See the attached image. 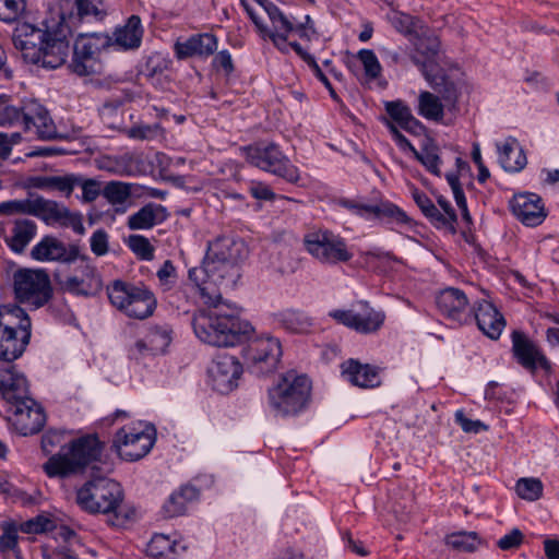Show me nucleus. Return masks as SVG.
I'll list each match as a JSON object with an SVG mask.
<instances>
[{"instance_id": "nucleus-16", "label": "nucleus", "mask_w": 559, "mask_h": 559, "mask_svg": "<svg viewBox=\"0 0 559 559\" xmlns=\"http://www.w3.org/2000/svg\"><path fill=\"white\" fill-rule=\"evenodd\" d=\"M73 273L58 278L60 288L75 296H93L103 288L102 277L90 258L82 255Z\"/></svg>"}, {"instance_id": "nucleus-44", "label": "nucleus", "mask_w": 559, "mask_h": 559, "mask_svg": "<svg viewBox=\"0 0 559 559\" xmlns=\"http://www.w3.org/2000/svg\"><path fill=\"white\" fill-rule=\"evenodd\" d=\"M447 544L460 551H474L480 544L475 532H457L447 537Z\"/></svg>"}, {"instance_id": "nucleus-47", "label": "nucleus", "mask_w": 559, "mask_h": 559, "mask_svg": "<svg viewBox=\"0 0 559 559\" xmlns=\"http://www.w3.org/2000/svg\"><path fill=\"white\" fill-rule=\"evenodd\" d=\"M127 243L130 250L141 260H153L154 248L146 237L142 235H130L127 240Z\"/></svg>"}, {"instance_id": "nucleus-51", "label": "nucleus", "mask_w": 559, "mask_h": 559, "mask_svg": "<svg viewBox=\"0 0 559 559\" xmlns=\"http://www.w3.org/2000/svg\"><path fill=\"white\" fill-rule=\"evenodd\" d=\"M358 59L364 66L366 75L373 80L377 79L381 73V64L373 50L361 49L357 55Z\"/></svg>"}, {"instance_id": "nucleus-58", "label": "nucleus", "mask_w": 559, "mask_h": 559, "mask_svg": "<svg viewBox=\"0 0 559 559\" xmlns=\"http://www.w3.org/2000/svg\"><path fill=\"white\" fill-rule=\"evenodd\" d=\"M91 250L102 257L108 252V234L104 229H97L90 239Z\"/></svg>"}, {"instance_id": "nucleus-17", "label": "nucleus", "mask_w": 559, "mask_h": 559, "mask_svg": "<svg viewBox=\"0 0 559 559\" xmlns=\"http://www.w3.org/2000/svg\"><path fill=\"white\" fill-rule=\"evenodd\" d=\"M421 74L429 86L445 102L447 110L453 112L457 109L461 94V80L453 71H444L436 63H421Z\"/></svg>"}, {"instance_id": "nucleus-57", "label": "nucleus", "mask_w": 559, "mask_h": 559, "mask_svg": "<svg viewBox=\"0 0 559 559\" xmlns=\"http://www.w3.org/2000/svg\"><path fill=\"white\" fill-rule=\"evenodd\" d=\"M36 197L37 194L35 193H28L26 199L11 200L12 215L26 214L35 216Z\"/></svg>"}, {"instance_id": "nucleus-23", "label": "nucleus", "mask_w": 559, "mask_h": 559, "mask_svg": "<svg viewBox=\"0 0 559 559\" xmlns=\"http://www.w3.org/2000/svg\"><path fill=\"white\" fill-rule=\"evenodd\" d=\"M24 131L34 132L40 140L58 138L57 127L49 111L36 99L24 102Z\"/></svg>"}, {"instance_id": "nucleus-24", "label": "nucleus", "mask_w": 559, "mask_h": 559, "mask_svg": "<svg viewBox=\"0 0 559 559\" xmlns=\"http://www.w3.org/2000/svg\"><path fill=\"white\" fill-rule=\"evenodd\" d=\"M511 338L512 352L520 365L531 371L536 370L537 367L546 371L550 370L551 365L546 356L523 332L513 331Z\"/></svg>"}, {"instance_id": "nucleus-18", "label": "nucleus", "mask_w": 559, "mask_h": 559, "mask_svg": "<svg viewBox=\"0 0 559 559\" xmlns=\"http://www.w3.org/2000/svg\"><path fill=\"white\" fill-rule=\"evenodd\" d=\"M337 204L349 211L352 214L365 219H386L390 223L406 224V213L390 201L377 203H364L360 200L341 198Z\"/></svg>"}, {"instance_id": "nucleus-64", "label": "nucleus", "mask_w": 559, "mask_h": 559, "mask_svg": "<svg viewBox=\"0 0 559 559\" xmlns=\"http://www.w3.org/2000/svg\"><path fill=\"white\" fill-rule=\"evenodd\" d=\"M386 128L396 145L403 151H411L413 154L417 151L408 139L402 134L395 123L391 121L385 122Z\"/></svg>"}, {"instance_id": "nucleus-62", "label": "nucleus", "mask_w": 559, "mask_h": 559, "mask_svg": "<svg viewBox=\"0 0 559 559\" xmlns=\"http://www.w3.org/2000/svg\"><path fill=\"white\" fill-rule=\"evenodd\" d=\"M455 421L461 426V428L465 432L478 433L481 430L487 429V426L484 423H481L480 420H473V419L467 418L464 415L463 411H457L455 413Z\"/></svg>"}, {"instance_id": "nucleus-9", "label": "nucleus", "mask_w": 559, "mask_h": 559, "mask_svg": "<svg viewBox=\"0 0 559 559\" xmlns=\"http://www.w3.org/2000/svg\"><path fill=\"white\" fill-rule=\"evenodd\" d=\"M108 298L112 306L128 317L143 320L154 312L156 299L143 285L116 281L108 287Z\"/></svg>"}, {"instance_id": "nucleus-21", "label": "nucleus", "mask_w": 559, "mask_h": 559, "mask_svg": "<svg viewBox=\"0 0 559 559\" xmlns=\"http://www.w3.org/2000/svg\"><path fill=\"white\" fill-rule=\"evenodd\" d=\"M11 404L12 425L21 436H32L40 431L46 421L43 408L26 394V397Z\"/></svg>"}, {"instance_id": "nucleus-5", "label": "nucleus", "mask_w": 559, "mask_h": 559, "mask_svg": "<svg viewBox=\"0 0 559 559\" xmlns=\"http://www.w3.org/2000/svg\"><path fill=\"white\" fill-rule=\"evenodd\" d=\"M240 262L205 254L202 265L191 267L188 277L199 289L204 304L216 305L222 301L221 286L233 288L240 278Z\"/></svg>"}, {"instance_id": "nucleus-15", "label": "nucleus", "mask_w": 559, "mask_h": 559, "mask_svg": "<svg viewBox=\"0 0 559 559\" xmlns=\"http://www.w3.org/2000/svg\"><path fill=\"white\" fill-rule=\"evenodd\" d=\"M330 317L337 323L354 330L359 334L377 333L385 321V313L370 306L368 301H358L353 308L331 311Z\"/></svg>"}, {"instance_id": "nucleus-27", "label": "nucleus", "mask_w": 559, "mask_h": 559, "mask_svg": "<svg viewBox=\"0 0 559 559\" xmlns=\"http://www.w3.org/2000/svg\"><path fill=\"white\" fill-rule=\"evenodd\" d=\"M510 206L514 216L526 226H537L546 216L542 199L535 193L515 194Z\"/></svg>"}, {"instance_id": "nucleus-32", "label": "nucleus", "mask_w": 559, "mask_h": 559, "mask_svg": "<svg viewBox=\"0 0 559 559\" xmlns=\"http://www.w3.org/2000/svg\"><path fill=\"white\" fill-rule=\"evenodd\" d=\"M167 218L166 209L156 203H147L128 217L127 226L131 230L151 229Z\"/></svg>"}, {"instance_id": "nucleus-19", "label": "nucleus", "mask_w": 559, "mask_h": 559, "mask_svg": "<svg viewBox=\"0 0 559 559\" xmlns=\"http://www.w3.org/2000/svg\"><path fill=\"white\" fill-rule=\"evenodd\" d=\"M35 217L40 218L47 225H59L71 228L74 233L83 235L85 228L83 216L79 212H71L66 205L45 199L41 195L36 197Z\"/></svg>"}, {"instance_id": "nucleus-31", "label": "nucleus", "mask_w": 559, "mask_h": 559, "mask_svg": "<svg viewBox=\"0 0 559 559\" xmlns=\"http://www.w3.org/2000/svg\"><path fill=\"white\" fill-rule=\"evenodd\" d=\"M498 160L506 171L518 173L526 163L525 153L514 138H508L504 142L497 143Z\"/></svg>"}, {"instance_id": "nucleus-29", "label": "nucleus", "mask_w": 559, "mask_h": 559, "mask_svg": "<svg viewBox=\"0 0 559 559\" xmlns=\"http://www.w3.org/2000/svg\"><path fill=\"white\" fill-rule=\"evenodd\" d=\"M341 368L344 379L355 386L367 389L376 388L381 383L378 368L369 364L348 359L341 365Z\"/></svg>"}, {"instance_id": "nucleus-56", "label": "nucleus", "mask_w": 559, "mask_h": 559, "mask_svg": "<svg viewBox=\"0 0 559 559\" xmlns=\"http://www.w3.org/2000/svg\"><path fill=\"white\" fill-rule=\"evenodd\" d=\"M78 187L82 188V199L84 202H93L100 193V183L93 178H84L78 174Z\"/></svg>"}, {"instance_id": "nucleus-40", "label": "nucleus", "mask_w": 559, "mask_h": 559, "mask_svg": "<svg viewBox=\"0 0 559 559\" xmlns=\"http://www.w3.org/2000/svg\"><path fill=\"white\" fill-rule=\"evenodd\" d=\"M35 235L36 224L31 219H20L14 223L12 235L7 239V242L14 252L21 253Z\"/></svg>"}, {"instance_id": "nucleus-60", "label": "nucleus", "mask_w": 559, "mask_h": 559, "mask_svg": "<svg viewBox=\"0 0 559 559\" xmlns=\"http://www.w3.org/2000/svg\"><path fill=\"white\" fill-rule=\"evenodd\" d=\"M129 358L135 360L136 362H142L148 357H154L157 354H153L147 346V342L145 338L138 340L128 350Z\"/></svg>"}, {"instance_id": "nucleus-8", "label": "nucleus", "mask_w": 559, "mask_h": 559, "mask_svg": "<svg viewBox=\"0 0 559 559\" xmlns=\"http://www.w3.org/2000/svg\"><path fill=\"white\" fill-rule=\"evenodd\" d=\"M246 160L264 171L282 177L288 182L299 180V170L273 142H258L241 148Z\"/></svg>"}, {"instance_id": "nucleus-35", "label": "nucleus", "mask_w": 559, "mask_h": 559, "mask_svg": "<svg viewBox=\"0 0 559 559\" xmlns=\"http://www.w3.org/2000/svg\"><path fill=\"white\" fill-rule=\"evenodd\" d=\"M444 110H447L445 102H443L438 95L423 91L418 95L417 112L419 116L427 120L440 122L444 117Z\"/></svg>"}, {"instance_id": "nucleus-42", "label": "nucleus", "mask_w": 559, "mask_h": 559, "mask_svg": "<svg viewBox=\"0 0 559 559\" xmlns=\"http://www.w3.org/2000/svg\"><path fill=\"white\" fill-rule=\"evenodd\" d=\"M153 354H164L173 340V329L168 324L154 325L144 337Z\"/></svg>"}, {"instance_id": "nucleus-3", "label": "nucleus", "mask_w": 559, "mask_h": 559, "mask_svg": "<svg viewBox=\"0 0 559 559\" xmlns=\"http://www.w3.org/2000/svg\"><path fill=\"white\" fill-rule=\"evenodd\" d=\"M221 301L206 311H199L192 318L195 336L203 343L216 347H233L249 337L253 328L241 320L235 309L224 311Z\"/></svg>"}, {"instance_id": "nucleus-34", "label": "nucleus", "mask_w": 559, "mask_h": 559, "mask_svg": "<svg viewBox=\"0 0 559 559\" xmlns=\"http://www.w3.org/2000/svg\"><path fill=\"white\" fill-rule=\"evenodd\" d=\"M200 491L192 485H185L170 495L166 503L164 504L165 515L168 518L182 515L187 506L198 500Z\"/></svg>"}, {"instance_id": "nucleus-43", "label": "nucleus", "mask_w": 559, "mask_h": 559, "mask_svg": "<svg viewBox=\"0 0 559 559\" xmlns=\"http://www.w3.org/2000/svg\"><path fill=\"white\" fill-rule=\"evenodd\" d=\"M132 194V185L122 181H109L103 189L104 198L112 205L124 204Z\"/></svg>"}, {"instance_id": "nucleus-46", "label": "nucleus", "mask_w": 559, "mask_h": 559, "mask_svg": "<svg viewBox=\"0 0 559 559\" xmlns=\"http://www.w3.org/2000/svg\"><path fill=\"white\" fill-rule=\"evenodd\" d=\"M515 490L522 499L535 501L543 495V484L537 478H521L516 483Z\"/></svg>"}, {"instance_id": "nucleus-33", "label": "nucleus", "mask_w": 559, "mask_h": 559, "mask_svg": "<svg viewBox=\"0 0 559 559\" xmlns=\"http://www.w3.org/2000/svg\"><path fill=\"white\" fill-rule=\"evenodd\" d=\"M247 248L242 240L233 237H218L209 243L206 254L213 258H225L231 261H242Z\"/></svg>"}, {"instance_id": "nucleus-1", "label": "nucleus", "mask_w": 559, "mask_h": 559, "mask_svg": "<svg viewBox=\"0 0 559 559\" xmlns=\"http://www.w3.org/2000/svg\"><path fill=\"white\" fill-rule=\"evenodd\" d=\"M103 0H56L40 26L20 22L13 32V41L25 60L47 69L62 66L70 52L69 22L87 19L100 21L106 15Z\"/></svg>"}, {"instance_id": "nucleus-30", "label": "nucleus", "mask_w": 559, "mask_h": 559, "mask_svg": "<svg viewBox=\"0 0 559 559\" xmlns=\"http://www.w3.org/2000/svg\"><path fill=\"white\" fill-rule=\"evenodd\" d=\"M28 394L27 380L15 366L8 362L0 367V395L8 403L26 397Z\"/></svg>"}, {"instance_id": "nucleus-7", "label": "nucleus", "mask_w": 559, "mask_h": 559, "mask_svg": "<svg viewBox=\"0 0 559 559\" xmlns=\"http://www.w3.org/2000/svg\"><path fill=\"white\" fill-rule=\"evenodd\" d=\"M311 383L295 371L284 373L269 390V406L275 416H290L301 412L309 402Z\"/></svg>"}, {"instance_id": "nucleus-10", "label": "nucleus", "mask_w": 559, "mask_h": 559, "mask_svg": "<svg viewBox=\"0 0 559 559\" xmlns=\"http://www.w3.org/2000/svg\"><path fill=\"white\" fill-rule=\"evenodd\" d=\"M15 298L38 309L52 298L50 277L44 270L20 269L13 274Z\"/></svg>"}, {"instance_id": "nucleus-14", "label": "nucleus", "mask_w": 559, "mask_h": 559, "mask_svg": "<svg viewBox=\"0 0 559 559\" xmlns=\"http://www.w3.org/2000/svg\"><path fill=\"white\" fill-rule=\"evenodd\" d=\"M154 442L155 429L142 423L119 429L114 440L119 456L130 462L145 456Z\"/></svg>"}, {"instance_id": "nucleus-59", "label": "nucleus", "mask_w": 559, "mask_h": 559, "mask_svg": "<svg viewBox=\"0 0 559 559\" xmlns=\"http://www.w3.org/2000/svg\"><path fill=\"white\" fill-rule=\"evenodd\" d=\"M523 539V533L519 528H513L497 542V546L502 550H512L519 548L522 545Z\"/></svg>"}, {"instance_id": "nucleus-4", "label": "nucleus", "mask_w": 559, "mask_h": 559, "mask_svg": "<svg viewBox=\"0 0 559 559\" xmlns=\"http://www.w3.org/2000/svg\"><path fill=\"white\" fill-rule=\"evenodd\" d=\"M123 490L117 481L97 477L84 483L78 490L75 501L88 514H104L112 526H122L128 515L121 510Z\"/></svg>"}, {"instance_id": "nucleus-25", "label": "nucleus", "mask_w": 559, "mask_h": 559, "mask_svg": "<svg viewBox=\"0 0 559 559\" xmlns=\"http://www.w3.org/2000/svg\"><path fill=\"white\" fill-rule=\"evenodd\" d=\"M79 246L71 245L69 248L53 236H45L36 243L31 251V255L36 261H58L73 262L79 258Z\"/></svg>"}, {"instance_id": "nucleus-49", "label": "nucleus", "mask_w": 559, "mask_h": 559, "mask_svg": "<svg viewBox=\"0 0 559 559\" xmlns=\"http://www.w3.org/2000/svg\"><path fill=\"white\" fill-rule=\"evenodd\" d=\"M0 126L24 128V102L21 106L8 105L0 110Z\"/></svg>"}, {"instance_id": "nucleus-63", "label": "nucleus", "mask_w": 559, "mask_h": 559, "mask_svg": "<svg viewBox=\"0 0 559 559\" xmlns=\"http://www.w3.org/2000/svg\"><path fill=\"white\" fill-rule=\"evenodd\" d=\"M437 201L440 209L442 210L441 213L443 214V217L448 223V230L452 234H455V224L457 222V216L454 209L452 207L450 201H448L444 197L440 195Z\"/></svg>"}, {"instance_id": "nucleus-2", "label": "nucleus", "mask_w": 559, "mask_h": 559, "mask_svg": "<svg viewBox=\"0 0 559 559\" xmlns=\"http://www.w3.org/2000/svg\"><path fill=\"white\" fill-rule=\"evenodd\" d=\"M68 435L63 429H49L41 437V448L46 453L60 447L59 452L43 465L44 472L50 478H67L80 474L100 457L103 445L95 435L67 441Z\"/></svg>"}, {"instance_id": "nucleus-50", "label": "nucleus", "mask_w": 559, "mask_h": 559, "mask_svg": "<svg viewBox=\"0 0 559 559\" xmlns=\"http://www.w3.org/2000/svg\"><path fill=\"white\" fill-rule=\"evenodd\" d=\"M25 0H0V21L11 23L25 10Z\"/></svg>"}, {"instance_id": "nucleus-61", "label": "nucleus", "mask_w": 559, "mask_h": 559, "mask_svg": "<svg viewBox=\"0 0 559 559\" xmlns=\"http://www.w3.org/2000/svg\"><path fill=\"white\" fill-rule=\"evenodd\" d=\"M157 277L164 289H170L176 283V269L170 260H166L157 271Z\"/></svg>"}, {"instance_id": "nucleus-55", "label": "nucleus", "mask_w": 559, "mask_h": 559, "mask_svg": "<svg viewBox=\"0 0 559 559\" xmlns=\"http://www.w3.org/2000/svg\"><path fill=\"white\" fill-rule=\"evenodd\" d=\"M385 111L393 120V123L396 124V127H400L404 121L407 120L409 116L413 115L411 108L402 100L386 102Z\"/></svg>"}, {"instance_id": "nucleus-12", "label": "nucleus", "mask_w": 559, "mask_h": 559, "mask_svg": "<svg viewBox=\"0 0 559 559\" xmlns=\"http://www.w3.org/2000/svg\"><path fill=\"white\" fill-rule=\"evenodd\" d=\"M111 37L102 33L80 35L73 48L71 68L79 75L100 73V53L111 46Z\"/></svg>"}, {"instance_id": "nucleus-38", "label": "nucleus", "mask_w": 559, "mask_h": 559, "mask_svg": "<svg viewBox=\"0 0 559 559\" xmlns=\"http://www.w3.org/2000/svg\"><path fill=\"white\" fill-rule=\"evenodd\" d=\"M415 50L425 57V61H421L416 56H413V61L416 66L421 69V63H433V58L438 55L440 48V41L437 36L428 34V28L424 25V34L413 36Z\"/></svg>"}, {"instance_id": "nucleus-39", "label": "nucleus", "mask_w": 559, "mask_h": 559, "mask_svg": "<svg viewBox=\"0 0 559 559\" xmlns=\"http://www.w3.org/2000/svg\"><path fill=\"white\" fill-rule=\"evenodd\" d=\"M277 323L292 333H308L312 325V319L299 310L287 309L276 316Z\"/></svg>"}, {"instance_id": "nucleus-52", "label": "nucleus", "mask_w": 559, "mask_h": 559, "mask_svg": "<svg viewBox=\"0 0 559 559\" xmlns=\"http://www.w3.org/2000/svg\"><path fill=\"white\" fill-rule=\"evenodd\" d=\"M162 128L158 123L138 124L126 131L128 138L141 141H151L160 134Z\"/></svg>"}, {"instance_id": "nucleus-13", "label": "nucleus", "mask_w": 559, "mask_h": 559, "mask_svg": "<svg viewBox=\"0 0 559 559\" xmlns=\"http://www.w3.org/2000/svg\"><path fill=\"white\" fill-rule=\"evenodd\" d=\"M242 353L249 370L257 376L275 371L283 355L280 340L271 335L250 341Z\"/></svg>"}, {"instance_id": "nucleus-41", "label": "nucleus", "mask_w": 559, "mask_h": 559, "mask_svg": "<svg viewBox=\"0 0 559 559\" xmlns=\"http://www.w3.org/2000/svg\"><path fill=\"white\" fill-rule=\"evenodd\" d=\"M177 543L165 534H155L146 546V555L154 559H176Z\"/></svg>"}, {"instance_id": "nucleus-6", "label": "nucleus", "mask_w": 559, "mask_h": 559, "mask_svg": "<svg viewBox=\"0 0 559 559\" xmlns=\"http://www.w3.org/2000/svg\"><path fill=\"white\" fill-rule=\"evenodd\" d=\"M31 319L19 306L0 307V360L20 358L31 338Z\"/></svg>"}, {"instance_id": "nucleus-28", "label": "nucleus", "mask_w": 559, "mask_h": 559, "mask_svg": "<svg viewBox=\"0 0 559 559\" xmlns=\"http://www.w3.org/2000/svg\"><path fill=\"white\" fill-rule=\"evenodd\" d=\"M475 319L478 329L491 340H498L506 328L504 317L489 301L481 300L472 310V320Z\"/></svg>"}, {"instance_id": "nucleus-36", "label": "nucleus", "mask_w": 559, "mask_h": 559, "mask_svg": "<svg viewBox=\"0 0 559 559\" xmlns=\"http://www.w3.org/2000/svg\"><path fill=\"white\" fill-rule=\"evenodd\" d=\"M142 35L140 17L131 15L127 24L115 32V43L123 49L138 48L141 45Z\"/></svg>"}, {"instance_id": "nucleus-11", "label": "nucleus", "mask_w": 559, "mask_h": 559, "mask_svg": "<svg viewBox=\"0 0 559 559\" xmlns=\"http://www.w3.org/2000/svg\"><path fill=\"white\" fill-rule=\"evenodd\" d=\"M304 243L306 250L324 264L345 263L353 258L345 239L329 229H318L306 234Z\"/></svg>"}, {"instance_id": "nucleus-22", "label": "nucleus", "mask_w": 559, "mask_h": 559, "mask_svg": "<svg viewBox=\"0 0 559 559\" xmlns=\"http://www.w3.org/2000/svg\"><path fill=\"white\" fill-rule=\"evenodd\" d=\"M438 310L445 318L465 324L472 321V308L466 294L455 287L442 289L436 297Z\"/></svg>"}, {"instance_id": "nucleus-53", "label": "nucleus", "mask_w": 559, "mask_h": 559, "mask_svg": "<svg viewBox=\"0 0 559 559\" xmlns=\"http://www.w3.org/2000/svg\"><path fill=\"white\" fill-rule=\"evenodd\" d=\"M2 535L0 536V551L8 552L17 549V528L11 522L1 524Z\"/></svg>"}, {"instance_id": "nucleus-37", "label": "nucleus", "mask_w": 559, "mask_h": 559, "mask_svg": "<svg viewBox=\"0 0 559 559\" xmlns=\"http://www.w3.org/2000/svg\"><path fill=\"white\" fill-rule=\"evenodd\" d=\"M388 21L396 32L409 38V40H413V36L424 34V22L411 14L392 11L388 14Z\"/></svg>"}, {"instance_id": "nucleus-20", "label": "nucleus", "mask_w": 559, "mask_h": 559, "mask_svg": "<svg viewBox=\"0 0 559 559\" xmlns=\"http://www.w3.org/2000/svg\"><path fill=\"white\" fill-rule=\"evenodd\" d=\"M242 366L236 357L217 355L207 369L209 383L221 394H227L238 386Z\"/></svg>"}, {"instance_id": "nucleus-54", "label": "nucleus", "mask_w": 559, "mask_h": 559, "mask_svg": "<svg viewBox=\"0 0 559 559\" xmlns=\"http://www.w3.org/2000/svg\"><path fill=\"white\" fill-rule=\"evenodd\" d=\"M78 174L51 176L50 190H57L66 197H70L74 188L78 187Z\"/></svg>"}, {"instance_id": "nucleus-26", "label": "nucleus", "mask_w": 559, "mask_h": 559, "mask_svg": "<svg viewBox=\"0 0 559 559\" xmlns=\"http://www.w3.org/2000/svg\"><path fill=\"white\" fill-rule=\"evenodd\" d=\"M217 37L212 33H200L188 37L186 40H177L174 45L175 56L179 60L198 57L206 59L217 49Z\"/></svg>"}, {"instance_id": "nucleus-48", "label": "nucleus", "mask_w": 559, "mask_h": 559, "mask_svg": "<svg viewBox=\"0 0 559 559\" xmlns=\"http://www.w3.org/2000/svg\"><path fill=\"white\" fill-rule=\"evenodd\" d=\"M55 527L53 520L44 514L29 519L20 525V530L25 534H43L52 531Z\"/></svg>"}, {"instance_id": "nucleus-45", "label": "nucleus", "mask_w": 559, "mask_h": 559, "mask_svg": "<svg viewBox=\"0 0 559 559\" xmlns=\"http://www.w3.org/2000/svg\"><path fill=\"white\" fill-rule=\"evenodd\" d=\"M414 156L418 159L425 168L432 175L440 177V164L441 159L438 154V148L433 145L425 146L421 151H416Z\"/></svg>"}]
</instances>
